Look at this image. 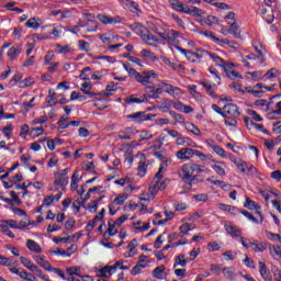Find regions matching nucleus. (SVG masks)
<instances>
[{
  "instance_id": "nucleus-53",
  "label": "nucleus",
  "mask_w": 281,
  "mask_h": 281,
  "mask_svg": "<svg viewBox=\"0 0 281 281\" xmlns=\"http://www.w3.org/2000/svg\"><path fill=\"white\" fill-rule=\"evenodd\" d=\"M143 27L144 26L139 22H135L130 25V30H132V32H135V34L139 33Z\"/></svg>"
},
{
  "instance_id": "nucleus-17",
  "label": "nucleus",
  "mask_w": 281,
  "mask_h": 281,
  "mask_svg": "<svg viewBox=\"0 0 281 281\" xmlns=\"http://www.w3.org/2000/svg\"><path fill=\"white\" fill-rule=\"evenodd\" d=\"M67 183H69V177L60 173L55 176V186L64 187L67 186Z\"/></svg>"
},
{
  "instance_id": "nucleus-64",
  "label": "nucleus",
  "mask_w": 281,
  "mask_h": 281,
  "mask_svg": "<svg viewBox=\"0 0 281 281\" xmlns=\"http://www.w3.org/2000/svg\"><path fill=\"white\" fill-rule=\"evenodd\" d=\"M273 277H274L276 281H281V271H280V269L276 268L273 270Z\"/></svg>"
},
{
  "instance_id": "nucleus-23",
  "label": "nucleus",
  "mask_w": 281,
  "mask_h": 281,
  "mask_svg": "<svg viewBox=\"0 0 281 281\" xmlns=\"http://www.w3.org/2000/svg\"><path fill=\"white\" fill-rule=\"evenodd\" d=\"M92 86L90 82H83L81 85V91L85 93V95H89L90 98H95V93L91 92Z\"/></svg>"
},
{
  "instance_id": "nucleus-18",
  "label": "nucleus",
  "mask_w": 281,
  "mask_h": 281,
  "mask_svg": "<svg viewBox=\"0 0 281 281\" xmlns=\"http://www.w3.org/2000/svg\"><path fill=\"white\" fill-rule=\"evenodd\" d=\"M26 247H27V249H30V251H34L35 254H41L43 251L41 246L32 239H29L26 241Z\"/></svg>"
},
{
  "instance_id": "nucleus-31",
  "label": "nucleus",
  "mask_w": 281,
  "mask_h": 281,
  "mask_svg": "<svg viewBox=\"0 0 281 281\" xmlns=\"http://www.w3.org/2000/svg\"><path fill=\"white\" fill-rule=\"evenodd\" d=\"M262 87H265V85L262 83H257L254 86V93L252 95H255L256 98H262V95H265V90H262Z\"/></svg>"
},
{
  "instance_id": "nucleus-41",
  "label": "nucleus",
  "mask_w": 281,
  "mask_h": 281,
  "mask_svg": "<svg viewBox=\"0 0 281 281\" xmlns=\"http://www.w3.org/2000/svg\"><path fill=\"white\" fill-rule=\"evenodd\" d=\"M0 227L2 229V234H5V236H9V238H15V235H14V233H12V231H10L9 225L1 224Z\"/></svg>"
},
{
  "instance_id": "nucleus-16",
  "label": "nucleus",
  "mask_w": 281,
  "mask_h": 281,
  "mask_svg": "<svg viewBox=\"0 0 281 281\" xmlns=\"http://www.w3.org/2000/svg\"><path fill=\"white\" fill-rule=\"evenodd\" d=\"M180 52L186 56L187 60H189V63H194L200 65L201 60H198L196 57L194 56V52L191 50H187L183 48H180Z\"/></svg>"
},
{
  "instance_id": "nucleus-58",
  "label": "nucleus",
  "mask_w": 281,
  "mask_h": 281,
  "mask_svg": "<svg viewBox=\"0 0 281 281\" xmlns=\"http://www.w3.org/2000/svg\"><path fill=\"white\" fill-rule=\"evenodd\" d=\"M207 249L209 251H218V249H221V246L216 241H211L207 245Z\"/></svg>"
},
{
  "instance_id": "nucleus-30",
  "label": "nucleus",
  "mask_w": 281,
  "mask_h": 281,
  "mask_svg": "<svg viewBox=\"0 0 281 281\" xmlns=\"http://www.w3.org/2000/svg\"><path fill=\"white\" fill-rule=\"evenodd\" d=\"M121 3H124L127 8H130L131 12H137L138 10V4L135 1L131 0H120Z\"/></svg>"
},
{
  "instance_id": "nucleus-24",
  "label": "nucleus",
  "mask_w": 281,
  "mask_h": 281,
  "mask_svg": "<svg viewBox=\"0 0 281 281\" xmlns=\"http://www.w3.org/2000/svg\"><path fill=\"white\" fill-rule=\"evenodd\" d=\"M170 106H172V101H170L169 99H164L158 109L159 111H162V113H168L170 112Z\"/></svg>"
},
{
  "instance_id": "nucleus-21",
  "label": "nucleus",
  "mask_w": 281,
  "mask_h": 281,
  "mask_svg": "<svg viewBox=\"0 0 281 281\" xmlns=\"http://www.w3.org/2000/svg\"><path fill=\"white\" fill-rule=\"evenodd\" d=\"M186 265H188V259H186V255L180 254L175 258V269L176 267H186Z\"/></svg>"
},
{
  "instance_id": "nucleus-15",
  "label": "nucleus",
  "mask_w": 281,
  "mask_h": 281,
  "mask_svg": "<svg viewBox=\"0 0 281 281\" xmlns=\"http://www.w3.org/2000/svg\"><path fill=\"white\" fill-rule=\"evenodd\" d=\"M34 260L42 267V269H45V271H52V263L49 261H46L45 258L35 256Z\"/></svg>"
},
{
  "instance_id": "nucleus-62",
  "label": "nucleus",
  "mask_w": 281,
  "mask_h": 281,
  "mask_svg": "<svg viewBox=\"0 0 281 281\" xmlns=\"http://www.w3.org/2000/svg\"><path fill=\"white\" fill-rule=\"evenodd\" d=\"M222 43H224V45H228V47H232L233 49H237L238 47V43L229 41L227 38L222 40Z\"/></svg>"
},
{
  "instance_id": "nucleus-4",
  "label": "nucleus",
  "mask_w": 281,
  "mask_h": 281,
  "mask_svg": "<svg viewBox=\"0 0 281 281\" xmlns=\"http://www.w3.org/2000/svg\"><path fill=\"white\" fill-rule=\"evenodd\" d=\"M161 179H164V166L159 167L157 173L153 178V181L149 186V191L147 194L149 199H155V196H157V192H159V188L157 186H159V181H161Z\"/></svg>"
},
{
  "instance_id": "nucleus-9",
  "label": "nucleus",
  "mask_w": 281,
  "mask_h": 281,
  "mask_svg": "<svg viewBox=\"0 0 281 281\" xmlns=\"http://www.w3.org/2000/svg\"><path fill=\"white\" fill-rule=\"evenodd\" d=\"M224 227L227 234H229L231 236H234L235 238H240V234H243V232L236 225L229 222H225Z\"/></svg>"
},
{
  "instance_id": "nucleus-3",
  "label": "nucleus",
  "mask_w": 281,
  "mask_h": 281,
  "mask_svg": "<svg viewBox=\"0 0 281 281\" xmlns=\"http://www.w3.org/2000/svg\"><path fill=\"white\" fill-rule=\"evenodd\" d=\"M196 155V157L202 158V160H205V155L199 150H194L192 148H181L176 153L177 159H181L183 161H188L189 159H192Z\"/></svg>"
},
{
  "instance_id": "nucleus-32",
  "label": "nucleus",
  "mask_w": 281,
  "mask_h": 281,
  "mask_svg": "<svg viewBox=\"0 0 281 281\" xmlns=\"http://www.w3.org/2000/svg\"><path fill=\"white\" fill-rule=\"evenodd\" d=\"M140 56H143V58H148L153 63H155V60H157V56H155V53H153V52H150L148 49H143L140 52Z\"/></svg>"
},
{
  "instance_id": "nucleus-25",
  "label": "nucleus",
  "mask_w": 281,
  "mask_h": 281,
  "mask_svg": "<svg viewBox=\"0 0 281 281\" xmlns=\"http://www.w3.org/2000/svg\"><path fill=\"white\" fill-rule=\"evenodd\" d=\"M228 25H231L229 32L234 38H240V29H238V24L236 22H228Z\"/></svg>"
},
{
  "instance_id": "nucleus-1",
  "label": "nucleus",
  "mask_w": 281,
  "mask_h": 281,
  "mask_svg": "<svg viewBox=\"0 0 281 281\" xmlns=\"http://www.w3.org/2000/svg\"><path fill=\"white\" fill-rule=\"evenodd\" d=\"M169 4L171 5L172 10H176V12H182L183 14H189L190 16H198L201 19L205 14V11L202 9L183 5V3H181L179 0H169Z\"/></svg>"
},
{
  "instance_id": "nucleus-49",
  "label": "nucleus",
  "mask_w": 281,
  "mask_h": 281,
  "mask_svg": "<svg viewBox=\"0 0 281 281\" xmlns=\"http://www.w3.org/2000/svg\"><path fill=\"white\" fill-rule=\"evenodd\" d=\"M169 115H171L176 122H179V124H183V122H186V117H183L182 114H177L175 111H170Z\"/></svg>"
},
{
  "instance_id": "nucleus-10",
  "label": "nucleus",
  "mask_w": 281,
  "mask_h": 281,
  "mask_svg": "<svg viewBox=\"0 0 281 281\" xmlns=\"http://www.w3.org/2000/svg\"><path fill=\"white\" fill-rule=\"evenodd\" d=\"M234 64L226 63V65L223 67V71H225L227 78L231 80H235V78H240V74H238L236 70H234Z\"/></svg>"
},
{
  "instance_id": "nucleus-2",
  "label": "nucleus",
  "mask_w": 281,
  "mask_h": 281,
  "mask_svg": "<svg viewBox=\"0 0 281 281\" xmlns=\"http://www.w3.org/2000/svg\"><path fill=\"white\" fill-rule=\"evenodd\" d=\"M181 172L183 175L179 173V177H181L182 181H190V178L192 177V175H194V172L201 173V172H205V170L201 165L186 164L182 166Z\"/></svg>"
},
{
  "instance_id": "nucleus-22",
  "label": "nucleus",
  "mask_w": 281,
  "mask_h": 281,
  "mask_svg": "<svg viewBox=\"0 0 281 281\" xmlns=\"http://www.w3.org/2000/svg\"><path fill=\"white\" fill-rule=\"evenodd\" d=\"M218 209L222 210V212H229L231 214H238V209L236 206H232L229 204L220 203L217 204Z\"/></svg>"
},
{
  "instance_id": "nucleus-54",
  "label": "nucleus",
  "mask_w": 281,
  "mask_h": 281,
  "mask_svg": "<svg viewBox=\"0 0 281 281\" xmlns=\"http://www.w3.org/2000/svg\"><path fill=\"white\" fill-rule=\"evenodd\" d=\"M3 223L12 229H19V223L16 222V220H5L3 221Z\"/></svg>"
},
{
  "instance_id": "nucleus-20",
  "label": "nucleus",
  "mask_w": 281,
  "mask_h": 281,
  "mask_svg": "<svg viewBox=\"0 0 281 281\" xmlns=\"http://www.w3.org/2000/svg\"><path fill=\"white\" fill-rule=\"evenodd\" d=\"M210 58L217 65V67H223L226 65L227 61H225L223 58H221L216 53H210L209 54Z\"/></svg>"
},
{
  "instance_id": "nucleus-12",
  "label": "nucleus",
  "mask_w": 281,
  "mask_h": 281,
  "mask_svg": "<svg viewBox=\"0 0 281 281\" xmlns=\"http://www.w3.org/2000/svg\"><path fill=\"white\" fill-rule=\"evenodd\" d=\"M259 271H260L261 278L265 281H273V278L271 277L269 269H267V265L262 261H259Z\"/></svg>"
},
{
  "instance_id": "nucleus-14",
  "label": "nucleus",
  "mask_w": 281,
  "mask_h": 281,
  "mask_svg": "<svg viewBox=\"0 0 281 281\" xmlns=\"http://www.w3.org/2000/svg\"><path fill=\"white\" fill-rule=\"evenodd\" d=\"M98 19L103 25H115L120 23V18H111L106 15H98Z\"/></svg>"
},
{
  "instance_id": "nucleus-8",
  "label": "nucleus",
  "mask_w": 281,
  "mask_h": 281,
  "mask_svg": "<svg viewBox=\"0 0 281 281\" xmlns=\"http://www.w3.org/2000/svg\"><path fill=\"white\" fill-rule=\"evenodd\" d=\"M153 78H157V74L155 72V70H150L147 72H143V75L138 76V79H136V81H138L140 85H150V80H153Z\"/></svg>"
},
{
  "instance_id": "nucleus-35",
  "label": "nucleus",
  "mask_w": 281,
  "mask_h": 281,
  "mask_svg": "<svg viewBox=\"0 0 281 281\" xmlns=\"http://www.w3.org/2000/svg\"><path fill=\"white\" fill-rule=\"evenodd\" d=\"M19 54H21L20 47H11L7 55L9 56V58H11V60H14V59H16Z\"/></svg>"
},
{
  "instance_id": "nucleus-47",
  "label": "nucleus",
  "mask_w": 281,
  "mask_h": 281,
  "mask_svg": "<svg viewBox=\"0 0 281 281\" xmlns=\"http://www.w3.org/2000/svg\"><path fill=\"white\" fill-rule=\"evenodd\" d=\"M138 36H140V38L146 43L149 34H150V31H148V29H146L145 26H143L140 29V32L136 33Z\"/></svg>"
},
{
  "instance_id": "nucleus-7",
  "label": "nucleus",
  "mask_w": 281,
  "mask_h": 281,
  "mask_svg": "<svg viewBox=\"0 0 281 281\" xmlns=\"http://www.w3.org/2000/svg\"><path fill=\"white\" fill-rule=\"evenodd\" d=\"M225 115H232V117H240V111H238V105L234 103H227L223 106Z\"/></svg>"
},
{
  "instance_id": "nucleus-59",
  "label": "nucleus",
  "mask_w": 281,
  "mask_h": 281,
  "mask_svg": "<svg viewBox=\"0 0 281 281\" xmlns=\"http://www.w3.org/2000/svg\"><path fill=\"white\" fill-rule=\"evenodd\" d=\"M224 258H226V260H235L236 259V251H232V250H228L226 252L223 254Z\"/></svg>"
},
{
  "instance_id": "nucleus-26",
  "label": "nucleus",
  "mask_w": 281,
  "mask_h": 281,
  "mask_svg": "<svg viewBox=\"0 0 281 281\" xmlns=\"http://www.w3.org/2000/svg\"><path fill=\"white\" fill-rule=\"evenodd\" d=\"M252 47H254L255 52H257L258 58H261V63H263L265 61V53H263L265 46H262L259 43H255V44H252Z\"/></svg>"
},
{
  "instance_id": "nucleus-44",
  "label": "nucleus",
  "mask_w": 281,
  "mask_h": 281,
  "mask_svg": "<svg viewBox=\"0 0 281 281\" xmlns=\"http://www.w3.org/2000/svg\"><path fill=\"white\" fill-rule=\"evenodd\" d=\"M201 85H202V87H204V89H206L209 95H211L212 98L216 97V92H214L212 85H210L209 82H205V81H202Z\"/></svg>"
},
{
  "instance_id": "nucleus-39",
  "label": "nucleus",
  "mask_w": 281,
  "mask_h": 281,
  "mask_svg": "<svg viewBox=\"0 0 281 281\" xmlns=\"http://www.w3.org/2000/svg\"><path fill=\"white\" fill-rule=\"evenodd\" d=\"M244 206L248 207V210H260V206H258L254 200L249 199V196H246Z\"/></svg>"
},
{
  "instance_id": "nucleus-40",
  "label": "nucleus",
  "mask_w": 281,
  "mask_h": 281,
  "mask_svg": "<svg viewBox=\"0 0 281 281\" xmlns=\"http://www.w3.org/2000/svg\"><path fill=\"white\" fill-rule=\"evenodd\" d=\"M156 88L153 86L145 87V93L148 95V98H151L153 100H157V94L155 93Z\"/></svg>"
},
{
  "instance_id": "nucleus-52",
  "label": "nucleus",
  "mask_w": 281,
  "mask_h": 281,
  "mask_svg": "<svg viewBox=\"0 0 281 281\" xmlns=\"http://www.w3.org/2000/svg\"><path fill=\"white\" fill-rule=\"evenodd\" d=\"M91 44L87 41H79V49L81 52H90Z\"/></svg>"
},
{
  "instance_id": "nucleus-29",
  "label": "nucleus",
  "mask_w": 281,
  "mask_h": 281,
  "mask_svg": "<svg viewBox=\"0 0 281 281\" xmlns=\"http://www.w3.org/2000/svg\"><path fill=\"white\" fill-rule=\"evenodd\" d=\"M193 56H195V60H201V58H206V56H210V52L203 48H198L195 53H193Z\"/></svg>"
},
{
  "instance_id": "nucleus-48",
  "label": "nucleus",
  "mask_w": 281,
  "mask_h": 281,
  "mask_svg": "<svg viewBox=\"0 0 281 281\" xmlns=\"http://www.w3.org/2000/svg\"><path fill=\"white\" fill-rule=\"evenodd\" d=\"M187 131H189V133H193V135H201V130H199V127L192 123L187 125Z\"/></svg>"
},
{
  "instance_id": "nucleus-45",
  "label": "nucleus",
  "mask_w": 281,
  "mask_h": 281,
  "mask_svg": "<svg viewBox=\"0 0 281 281\" xmlns=\"http://www.w3.org/2000/svg\"><path fill=\"white\" fill-rule=\"evenodd\" d=\"M237 214H243L244 216H246V218H248V221H251L252 223H258V220L254 217V215L249 214V211L237 210Z\"/></svg>"
},
{
  "instance_id": "nucleus-46",
  "label": "nucleus",
  "mask_w": 281,
  "mask_h": 281,
  "mask_svg": "<svg viewBox=\"0 0 281 281\" xmlns=\"http://www.w3.org/2000/svg\"><path fill=\"white\" fill-rule=\"evenodd\" d=\"M55 49L57 54H69V52H71V48L69 46H63L60 44H57Z\"/></svg>"
},
{
  "instance_id": "nucleus-5",
  "label": "nucleus",
  "mask_w": 281,
  "mask_h": 281,
  "mask_svg": "<svg viewBox=\"0 0 281 281\" xmlns=\"http://www.w3.org/2000/svg\"><path fill=\"white\" fill-rule=\"evenodd\" d=\"M156 117V114H146V112H136L127 115V120H136V122H148Z\"/></svg>"
},
{
  "instance_id": "nucleus-55",
  "label": "nucleus",
  "mask_w": 281,
  "mask_h": 281,
  "mask_svg": "<svg viewBox=\"0 0 281 281\" xmlns=\"http://www.w3.org/2000/svg\"><path fill=\"white\" fill-rule=\"evenodd\" d=\"M204 23H206V25H214V23H218V18L214 15H209L204 19Z\"/></svg>"
},
{
  "instance_id": "nucleus-60",
  "label": "nucleus",
  "mask_w": 281,
  "mask_h": 281,
  "mask_svg": "<svg viewBox=\"0 0 281 281\" xmlns=\"http://www.w3.org/2000/svg\"><path fill=\"white\" fill-rule=\"evenodd\" d=\"M212 149H213L214 153H216V155H218L220 157H224V156H225V149L221 148L218 145H212Z\"/></svg>"
},
{
  "instance_id": "nucleus-13",
  "label": "nucleus",
  "mask_w": 281,
  "mask_h": 281,
  "mask_svg": "<svg viewBox=\"0 0 281 281\" xmlns=\"http://www.w3.org/2000/svg\"><path fill=\"white\" fill-rule=\"evenodd\" d=\"M250 247H252L254 251L257 254H262V251H267L269 244L265 241H249Z\"/></svg>"
},
{
  "instance_id": "nucleus-43",
  "label": "nucleus",
  "mask_w": 281,
  "mask_h": 281,
  "mask_svg": "<svg viewBox=\"0 0 281 281\" xmlns=\"http://www.w3.org/2000/svg\"><path fill=\"white\" fill-rule=\"evenodd\" d=\"M66 272L68 273V276H78V278H82V274H80V268L78 267L67 268Z\"/></svg>"
},
{
  "instance_id": "nucleus-51",
  "label": "nucleus",
  "mask_w": 281,
  "mask_h": 281,
  "mask_svg": "<svg viewBox=\"0 0 281 281\" xmlns=\"http://www.w3.org/2000/svg\"><path fill=\"white\" fill-rule=\"evenodd\" d=\"M126 199H128V195L120 194L119 196H116L114 199V203H115V205H124V202L126 201Z\"/></svg>"
},
{
  "instance_id": "nucleus-50",
  "label": "nucleus",
  "mask_w": 281,
  "mask_h": 281,
  "mask_svg": "<svg viewBox=\"0 0 281 281\" xmlns=\"http://www.w3.org/2000/svg\"><path fill=\"white\" fill-rule=\"evenodd\" d=\"M237 168L243 172L246 173L247 169L249 168V165H247V162L239 160V161H235Z\"/></svg>"
},
{
  "instance_id": "nucleus-38",
  "label": "nucleus",
  "mask_w": 281,
  "mask_h": 281,
  "mask_svg": "<svg viewBox=\"0 0 281 281\" xmlns=\"http://www.w3.org/2000/svg\"><path fill=\"white\" fill-rule=\"evenodd\" d=\"M222 166H223V162H215L213 170L216 172V175H220L221 177H225L226 172Z\"/></svg>"
},
{
  "instance_id": "nucleus-27",
  "label": "nucleus",
  "mask_w": 281,
  "mask_h": 281,
  "mask_svg": "<svg viewBox=\"0 0 281 281\" xmlns=\"http://www.w3.org/2000/svg\"><path fill=\"white\" fill-rule=\"evenodd\" d=\"M38 21H41V19L31 18L26 21L25 25L32 30H38V27H41V23H38Z\"/></svg>"
},
{
  "instance_id": "nucleus-42",
  "label": "nucleus",
  "mask_w": 281,
  "mask_h": 281,
  "mask_svg": "<svg viewBox=\"0 0 281 281\" xmlns=\"http://www.w3.org/2000/svg\"><path fill=\"white\" fill-rule=\"evenodd\" d=\"M136 247H137V239H132V241L128 244L130 252L126 256V258H133V256H135V252L133 251L135 250Z\"/></svg>"
},
{
  "instance_id": "nucleus-11",
  "label": "nucleus",
  "mask_w": 281,
  "mask_h": 281,
  "mask_svg": "<svg viewBox=\"0 0 281 281\" xmlns=\"http://www.w3.org/2000/svg\"><path fill=\"white\" fill-rule=\"evenodd\" d=\"M113 273H115V267L105 266L97 272V276H98V278H111V276H113Z\"/></svg>"
},
{
  "instance_id": "nucleus-63",
  "label": "nucleus",
  "mask_w": 281,
  "mask_h": 281,
  "mask_svg": "<svg viewBox=\"0 0 281 281\" xmlns=\"http://www.w3.org/2000/svg\"><path fill=\"white\" fill-rule=\"evenodd\" d=\"M212 109L213 111H215V113H218L220 115H222V117L227 119V114H225L224 110L221 109L217 104H213Z\"/></svg>"
},
{
  "instance_id": "nucleus-34",
  "label": "nucleus",
  "mask_w": 281,
  "mask_h": 281,
  "mask_svg": "<svg viewBox=\"0 0 281 281\" xmlns=\"http://www.w3.org/2000/svg\"><path fill=\"white\" fill-rule=\"evenodd\" d=\"M270 256L272 258H281V249L280 246H269Z\"/></svg>"
},
{
  "instance_id": "nucleus-37",
  "label": "nucleus",
  "mask_w": 281,
  "mask_h": 281,
  "mask_svg": "<svg viewBox=\"0 0 281 281\" xmlns=\"http://www.w3.org/2000/svg\"><path fill=\"white\" fill-rule=\"evenodd\" d=\"M143 269H146V263L137 262L136 266L132 269L131 274L132 276H139V273H142Z\"/></svg>"
},
{
  "instance_id": "nucleus-6",
  "label": "nucleus",
  "mask_w": 281,
  "mask_h": 281,
  "mask_svg": "<svg viewBox=\"0 0 281 281\" xmlns=\"http://www.w3.org/2000/svg\"><path fill=\"white\" fill-rule=\"evenodd\" d=\"M159 87H162L164 89H166V93H168L169 95H172V98H177V95H181V88L179 87H175L170 83H166V82H160Z\"/></svg>"
},
{
  "instance_id": "nucleus-28",
  "label": "nucleus",
  "mask_w": 281,
  "mask_h": 281,
  "mask_svg": "<svg viewBox=\"0 0 281 281\" xmlns=\"http://www.w3.org/2000/svg\"><path fill=\"white\" fill-rule=\"evenodd\" d=\"M167 36L170 43H175L177 38L181 37V33L176 30H169L167 31Z\"/></svg>"
},
{
  "instance_id": "nucleus-36",
  "label": "nucleus",
  "mask_w": 281,
  "mask_h": 281,
  "mask_svg": "<svg viewBox=\"0 0 281 281\" xmlns=\"http://www.w3.org/2000/svg\"><path fill=\"white\" fill-rule=\"evenodd\" d=\"M222 271H223L225 278H227V280H235L236 279V273H234L233 268H223Z\"/></svg>"
},
{
  "instance_id": "nucleus-57",
  "label": "nucleus",
  "mask_w": 281,
  "mask_h": 281,
  "mask_svg": "<svg viewBox=\"0 0 281 281\" xmlns=\"http://www.w3.org/2000/svg\"><path fill=\"white\" fill-rule=\"evenodd\" d=\"M172 69L175 71H178L179 74H184L186 72V67L182 64H172Z\"/></svg>"
},
{
  "instance_id": "nucleus-61",
  "label": "nucleus",
  "mask_w": 281,
  "mask_h": 281,
  "mask_svg": "<svg viewBox=\"0 0 281 281\" xmlns=\"http://www.w3.org/2000/svg\"><path fill=\"white\" fill-rule=\"evenodd\" d=\"M128 133H131V128H126L125 131H122L119 133V138L121 139H131V135H128Z\"/></svg>"
},
{
  "instance_id": "nucleus-33",
  "label": "nucleus",
  "mask_w": 281,
  "mask_h": 281,
  "mask_svg": "<svg viewBox=\"0 0 281 281\" xmlns=\"http://www.w3.org/2000/svg\"><path fill=\"white\" fill-rule=\"evenodd\" d=\"M123 67L127 71L128 76H131V78H135V80H137L139 78L140 74L137 72V70H135V68H131L126 64H124Z\"/></svg>"
},
{
  "instance_id": "nucleus-56",
  "label": "nucleus",
  "mask_w": 281,
  "mask_h": 281,
  "mask_svg": "<svg viewBox=\"0 0 281 281\" xmlns=\"http://www.w3.org/2000/svg\"><path fill=\"white\" fill-rule=\"evenodd\" d=\"M179 231H180V234H182V236H183L184 234H188V232H191L192 227L190 226L189 223H186L179 227Z\"/></svg>"
},
{
  "instance_id": "nucleus-19",
  "label": "nucleus",
  "mask_w": 281,
  "mask_h": 281,
  "mask_svg": "<svg viewBox=\"0 0 281 281\" xmlns=\"http://www.w3.org/2000/svg\"><path fill=\"white\" fill-rule=\"evenodd\" d=\"M164 271H166V266L161 265L153 270L151 276L157 280H164Z\"/></svg>"
}]
</instances>
